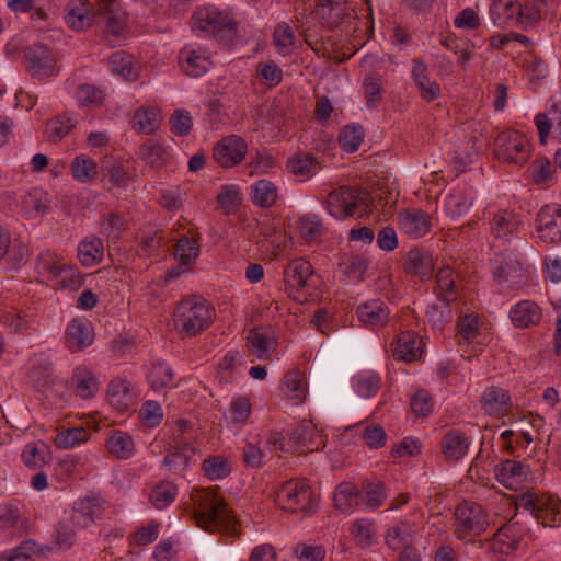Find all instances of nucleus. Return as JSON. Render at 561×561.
<instances>
[{
  "label": "nucleus",
  "mask_w": 561,
  "mask_h": 561,
  "mask_svg": "<svg viewBox=\"0 0 561 561\" xmlns=\"http://www.w3.org/2000/svg\"><path fill=\"white\" fill-rule=\"evenodd\" d=\"M214 319V310L198 297L182 299L173 313L174 328L186 336H196L206 330Z\"/></svg>",
  "instance_id": "nucleus-1"
},
{
  "label": "nucleus",
  "mask_w": 561,
  "mask_h": 561,
  "mask_svg": "<svg viewBox=\"0 0 561 561\" xmlns=\"http://www.w3.org/2000/svg\"><path fill=\"white\" fill-rule=\"evenodd\" d=\"M191 26L194 32L213 36L225 45L233 41L237 28L232 18L215 7L196 9L191 18Z\"/></svg>",
  "instance_id": "nucleus-2"
},
{
  "label": "nucleus",
  "mask_w": 561,
  "mask_h": 561,
  "mask_svg": "<svg viewBox=\"0 0 561 561\" xmlns=\"http://www.w3.org/2000/svg\"><path fill=\"white\" fill-rule=\"evenodd\" d=\"M196 505L194 517L197 526L207 531H214L220 526L228 527L232 522V515L225 501L210 490L196 491L193 494Z\"/></svg>",
  "instance_id": "nucleus-3"
},
{
  "label": "nucleus",
  "mask_w": 561,
  "mask_h": 561,
  "mask_svg": "<svg viewBox=\"0 0 561 561\" xmlns=\"http://www.w3.org/2000/svg\"><path fill=\"white\" fill-rule=\"evenodd\" d=\"M493 276L499 285L518 288L527 283L528 270L512 250H504L493 259Z\"/></svg>",
  "instance_id": "nucleus-4"
},
{
  "label": "nucleus",
  "mask_w": 561,
  "mask_h": 561,
  "mask_svg": "<svg viewBox=\"0 0 561 561\" xmlns=\"http://www.w3.org/2000/svg\"><path fill=\"white\" fill-rule=\"evenodd\" d=\"M454 518V533L461 540L480 536L489 527L486 513L478 503L459 504Z\"/></svg>",
  "instance_id": "nucleus-5"
},
{
  "label": "nucleus",
  "mask_w": 561,
  "mask_h": 561,
  "mask_svg": "<svg viewBox=\"0 0 561 561\" xmlns=\"http://www.w3.org/2000/svg\"><path fill=\"white\" fill-rule=\"evenodd\" d=\"M494 153L504 163L523 165L530 158V145L524 134L507 130L496 137Z\"/></svg>",
  "instance_id": "nucleus-6"
},
{
  "label": "nucleus",
  "mask_w": 561,
  "mask_h": 561,
  "mask_svg": "<svg viewBox=\"0 0 561 561\" xmlns=\"http://www.w3.org/2000/svg\"><path fill=\"white\" fill-rule=\"evenodd\" d=\"M275 501L283 510L309 514L313 507L314 494L306 482L289 480L276 491Z\"/></svg>",
  "instance_id": "nucleus-7"
},
{
  "label": "nucleus",
  "mask_w": 561,
  "mask_h": 561,
  "mask_svg": "<svg viewBox=\"0 0 561 561\" xmlns=\"http://www.w3.org/2000/svg\"><path fill=\"white\" fill-rule=\"evenodd\" d=\"M26 72L38 80L53 77L57 73V58L51 48L34 43L23 50Z\"/></svg>",
  "instance_id": "nucleus-8"
},
{
  "label": "nucleus",
  "mask_w": 561,
  "mask_h": 561,
  "mask_svg": "<svg viewBox=\"0 0 561 561\" xmlns=\"http://www.w3.org/2000/svg\"><path fill=\"white\" fill-rule=\"evenodd\" d=\"M359 190L350 186H340L330 192L325 199L328 213L336 219L353 217L357 207L366 204Z\"/></svg>",
  "instance_id": "nucleus-9"
},
{
  "label": "nucleus",
  "mask_w": 561,
  "mask_h": 561,
  "mask_svg": "<svg viewBox=\"0 0 561 561\" xmlns=\"http://www.w3.org/2000/svg\"><path fill=\"white\" fill-rule=\"evenodd\" d=\"M248 152V145L237 135L224 137L213 149V158L221 168H232L240 164Z\"/></svg>",
  "instance_id": "nucleus-10"
},
{
  "label": "nucleus",
  "mask_w": 561,
  "mask_h": 561,
  "mask_svg": "<svg viewBox=\"0 0 561 561\" xmlns=\"http://www.w3.org/2000/svg\"><path fill=\"white\" fill-rule=\"evenodd\" d=\"M314 13L329 30H334L343 24L345 19L352 18L354 11L347 5L346 0H314Z\"/></svg>",
  "instance_id": "nucleus-11"
},
{
  "label": "nucleus",
  "mask_w": 561,
  "mask_h": 561,
  "mask_svg": "<svg viewBox=\"0 0 561 561\" xmlns=\"http://www.w3.org/2000/svg\"><path fill=\"white\" fill-rule=\"evenodd\" d=\"M536 229L542 241L557 243L561 240V209L543 206L536 217Z\"/></svg>",
  "instance_id": "nucleus-12"
},
{
  "label": "nucleus",
  "mask_w": 561,
  "mask_h": 561,
  "mask_svg": "<svg viewBox=\"0 0 561 561\" xmlns=\"http://www.w3.org/2000/svg\"><path fill=\"white\" fill-rule=\"evenodd\" d=\"M289 439L300 453H312L324 447V439L311 421H304L294 427Z\"/></svg>",
  "instance_id": "nucleus-13"
},
{
  "label": "nucleus",
  "mask_w": 561,
  "mask_h": 561,
  "mask_svg": "<svg viewBox=\"0 0 561 561\" xmlns=\"http://www.w3.org/2000/svg\"><path fill=\"white\" fill-rule=\"evenodd\" d=\"M312 273L313 270L310 262L304 259L290 261L284 270L285 289L288 295L298 299L295 293L300 291L307 286L308 278Z\"/></svg>",
  "instance_id": "nucleus-14"
},
{
  "label": "nucleus",
  "mask_w": 561,
  "mask_h": 561,
  "mask_svg": "<svg viewBox=\"0 0 561 561\" xmlns=\"http://www.w3.org/2000/svg\"><path fill=\"white\" fill-rule=\"evenodd\" d=\"M102 515V503L94 497H84L75 502L70 520L78 528H88L100 519Z\"/></svg>",
  "instance_id": "nucleus-15"
},
{
  "label": "nucleus",
  "mask_w": 561,
  "mask_h": 561,
  "mask_svg": "<svg viewBox=\"0 0 561 561\" xmlns=\"http://www.w3.org/2000/svg\"><path fill=\"white\" fill-rule=\"evenodd\" d=\"M96 13L94 16L105 24V32L114 38L121 36L124 22L119 15V3L117 0H96Z\"/></svg>",
  "instance_id": "nucleus-16"
},
{
  "label": "nucleus",
  "mask_w": 561,
  "mask_h": 561,
  "mask_svg": "<svg viewBox=\"0 0 561 561\" xmlns=\"http://www.w3.org/2000/svg\"><path fill=\"white\" fill-rule=\"evenodd\" d=\"M66 339L69 347L81 351L93 343L94 332L91 323L83 319H73L67 327Z\"/></svg>",
  "instance_id": "nucleus-17"
},
{
  "label": "nucleus",
  "mask_w": 561,
  "mask_h": 561,
  "mask_svg": "<svg viewBox=\"0 0 561 561\" xmlns=\"http://www.w3.org/2000/svg\"><path fill=\"white\" fill-rule=\"evenodd\" d=\"M96 8V2L92 4L83 2L80 4L69 3L66 9L65 21L69 27L76 31H83L96 19V16H94Z\"/></svg>",
  "instance_id": "nucleus-18"
},
{
  "label": "nucleus",
  "mask_w": 561,
  "mask_h": 561,
  "mask_svg": "<svg viewBox=\"0 0 561 561\" xmlns=\"http://www.w3.org/2000/svg\"><path fill=\"white\" fill-rule=\"evenodd\" d=\"M422 339L415 332H402L396 342L393 356L399 360L413 362L422 353Z\"/></svg>",
  "instance_id": "nucleus-19"
},
{
  "label": "nucleus",
  "mask_w": 561,
  "mask_h": 561,
  "mask_svg": "<svg viewBox=\"0 0 561 561\" xmlns=\"http://www.w3.org/2000/svg\"><path fill=\"white\" fill-rule=\"evenodd\" d=\"M363 501L359 488L351 482H341L333 494L334 507L341 513H351Z\"/></svg>",
  "instance_id": "nucleus-20"
},
{
  "label": "nucleus",
  "mask_w": 561,
  "mask_h": 561,
  "mask_svg": "<svg viewBox=\"0 0 561 561\" xmlns=\"http://www.w3.org/2000/svg\"><path fill=\"white\" fill-rule=\"evenodd\" d=\"M71 386L76 394L82 399L92 398L100 389V382L96 376L91 369L84 366H79L73 370Z\"/></svg>",
  "instance_id": "nucleus-21"
},
{
  "label": "nucleus",
  "mask_w": 561,
  "mask_h": 561,
  "mask_svg": "<svg viewBox=\"0 0 561 561\" xmlns=\"http://www.w3.org/2000/svg\"><path fill=\"white\" fill-rule=\"evenodd\" d=\"M510 318L515 327L528 328L540 322L541 309L534 301L522 300L511 309Z\"/></svg>",
  "instance_id": "nucleus-22"
},
{
  "label": "nucleus",
  "mask_w": 561,
  "mask_h": 561,
  "mask_svg": "<svg viewBox=\"0 0 561 561\" xmlns=\"http://www.w3.org/2000/svg\"><path fill=\"white\" fill-rule=\"evenodd\" d=\"M480 403L488 414L500 415L510 407L511 396L506 390L491 386L483 391Z\"/></svg>",
  "instance_id": "nucleus-23"
},
{
  "label": "nucleus",
  "mask_w": 561,
  "mask_h": 561,
  "mask_svg": "<svg viewBox=\"0 0 561 561\" xmlns=\"http://www.w3.org/2000/svg\"><path fill=\"white\" fill-rule=\"evenodd\" d=\"M519 226V217L513 211L507 210L493 214L490 220L491 233L497 239H510V237L518 230Z\"/></svg>",
  "instance_id": "nucleus-24"
},
{
  "label": "nucleus",
  "mask_w": 561,
  "mask_h": 561,
  "mask_svg": "<svg viewBox=\"0 0 561 561\" xmlns=\"http://www.w3.org/2000/svg\"><path fill=\"white\" fill-rule=\"evenodd\" d=\"M179 64L187 76L194 78L206 73L211 66V61L207 57L186 47L180 51Z\"/></svg>",
  "instance_id": "nucleus-25"
},
{
  "label": "nucleus",
  "mask_w": 561,
  "mask_h": 561,
  "mask_svg": "<svg viewBox=\"0 0 561 561\" xmlns=\"http://www.w3.org/2000/svg\"><path fill=\"white\" fill-rule=\"evenodd\" d=\"M358 319L373 327H383L389 319V309L381 300H370L362 304L356 311Z\"/></svg>",
  "instance_id": "nucleus-26"
},
{
  "label": "nucleus",
  "mask_w": 561,
  "mask_h": 561,
  "mask_svg": "<svg viewBox=\"0 0 561 561\" xmlns=\"http://www.w3.org/2000/svg\"><path fill=\"white\" fill-rule=\"evenodd\" d=\"M433 268V260L428 252L416 248L408 252L404 263L407 273L424 278L432 275Z\"/></svg>",
  "instance_id": "nucleus-27"
},
{
  "label": "nucleus",
  "mask_w": 561,
  "mask_h": 561,
  "mask_svg": "<svg viewBox=\"0 0 561 561\" xmlns=\"http://www.w3.org/2000/svg\"><path fill=\"white\" fill-rule=\"evenodd\" d=\"M495 476L501 484L512 489L514 484L526 478L527 470L520 461L506 459L499 463L495 469Z\"/></svg>",
  "instance_id": "nucleus-28"
},
{
  "label": "nucleus",
  "mask_w": 561,
  "mask_h": 561,
  "mask_svg": "<svg viewBox=\"0 0 561 561\" xmlns=\"http://www.w3.org/2000/svg\"><path fill=\"white\" fill-rule=\"evenodd\" d=\"M287 169L301 181H306L318 172L320 163L313 154L298 152L288 159Z\"/></svg>",
  "instance_id": "nucleus-29"
},
{
  "label": "nucleus",
  "mask_w": 561,
  "mask_h": 561,
  "mask_svg": "<svg viewBox=\"0 0 561 561\" xmlns=\"http://www.w3.org/2000/svg\"><path fill=\"white\" fill-rule=\"evenodd\" d=\"M399 220L405 233L413 238L423 237L430 230L428 216L422 210L400 213Z\"/></svg>",
  "instance_id": "nucleus-30"
},
{
  "label": "nucleus",
  "mask_w": 561,
  "mask_h": 561,
  "mask_svg": "<svg viewBox=\"0 0 561 561\" xmlns=\"http://www.w3.org/2000/svg\"><path fill=\"white\" fill-rule=\"evenodd\" d=\"M195 455L194 447H179L169 445L163 465L169 467L170 471L175 474L184 472Z\"/></svg>",
  "instance_id": "nucleus-31"
},
{
  "label": "nucleus",
  "mask_w": 561,
  "mask_h": 561,
  "mask_svg": "<svg viewBox=\"0 0 561 561\" xmlns=\"http://www.w3.org/2000/svg\"><path fill=\"white\" fill-rule=\"evenodd\" d=\"M139 154L146 164L151 168H162L169 160V152L163 144L156 138H150L139 147Z\"/></svg>",
  "instance_id": "nucleus-32"
},
{
  "label": "nucleus",
  "mask_w": 561,
  "mask_h": 561,
  "mask_svg": "<svg viewBox=\"0 0 561 561\" xmlns=\"http://www.w3.org/2000/svg\"><path fill=\"white\" fill-rule=\"evenodd\" d=\"M469 448L465 434L458 431H451L444 435L442 439V450L447 459L458 460L462 458Z\"/></svg>",
  "instance_id": "nucleus-33"
},
{
  "label": "nucleus",
  "mask_w": 561,
  "mask_h": 561,
  "mask_svg": "<svg viewBox=\"0 0 561 561\" xmlns=\"http://www.w3.org/2000/svg\"><path fill=\"white\" fill-rule=\"evenodd\" d=\"M436 293L439 300L448 306L450 302L456 301L458 291L455 287L454 271L450 267H442L436 274Z\"/></svg>",
  "instance_id": "nucleus-34"
},
{
  "label": "nucleus",
  "mask_w": 561,
  "mask_h": 561,
  "mask_svg": "<svg viewBox=\"0 0 561 561\" xmlns=\"http://www.w3.org/2000/svg\"><path fill=\"white\" fill-rule=\"evenodd\" d=\"M247 345L250 352L259 359H267L273 351V341L263 328L250 330Z\"/></svg>",
  "instance_id": "nucleus-35"
},
{
  "label": "nucleus",
  "mask_w": 561,
  "mask_h": 561,
  "mask_svg": "<svg viewBox=\"0 0 561 561\" xmlns=\"http://www.w3.org/2000/svg\"><path fill=\"white\" fill-rule=\"evenodd\" d=\"M517 11H519V3L515 0H495L490 9L493 22L501 27L515 22Z\"/></svg>",
  "instance_id": "nucleus-36"
},
{
  "label": "nucleus",
  "mask_w": 561,
  "mask_h": 561,
  "mask_svg": "<svg viewBox=\"0 0 561 561\" xmlns=\"http://www.w3.org/2000/svg\"><path fill=\"white\" fill-rule=\"evenodd\" d=\"M359 492H362L363 496L362 503H365V505L373 511L379 508L387 499L386 485L382 481L379 480L363 481L359 488Z\"/></svg>",
  "instance_id": "nucleus-37"
},
{
  "label": "nucleus",
  "mask_w": 561,
  "mask_h": 561,
  "mask_svg": "<svg viewBox=\"0 0 561 561\" xmlns=\"http://www.w3.org/2000/svg\"><path fill=\"white\" fill-rule=\"evenodd\" d=\"M106 447L111 455L118 459H128L135 450L131 436L122 431H114L106 440Z\"/></svg>",
  "instance_id": "nucleus-38"
},
{
  "label": "nucleus",
  "mask_w": 561,
  "mask_h": 561,
  "mask_svg": "<svg viewBox=\"0 0 561 561\" xmlns=\"http://www.w3.org/2000/svg\"><path fill=\"white\" fill-rule=\"evenodd\" d=\"M173 254L181 266L190 268L199 255L198 241L194 238L182 236L174 245Z\"/></svg>",
  "instance_id": "nucleus-39"
},
{
  "label": "nucleus",
  "mask_w": 561,
  "mask_h": 561,
  "mask_svg": "<svg viewBox=\"0 0 561 561\" xmlns=\"http://www.w3.org/2000/svg\"><path fill=\"white\" fill-rule=\"evenodd\" d=\"M48 194L39 188H32L23 199V208L31 218L44 215L49 208Z\"/></svg>",
  "instance_id": "nucleus-40"
},
{
  "label": "nucleus",
  "mask_w": 561,
  "mask_h": 561,
  "mask_svg": "<svg viewBox=\"0 0 561 561\" xmlns=\"http://www.w3.org/2000/svg\"><path fill=\"white\" fill-rule=\"evenodd\" d=\"M130 382L126 380H113L107 388L110 403L119 411H125L131 403Z\"/></svg>",
  "instance_id": "nucleus-41"
},
{
  "label": "nucleus",
  "mask_w": 561,
  "mask_h": 561,
  "mask_svg": "<svg viewBox=\"0 0 561 561\" xmlns=\"http://www.w3.org/2000/svg\"><path fill=\"white\" fill-rule=\"evenodd\" d=\"M64 265L61 257L56 252L47 250L38 255L36 270L41 276L53 280L58 278Z\"/></svg>",
  "instance_id": "nucleus-42"
},
{
  "label": "nucleus",
  "mask_w": 561,
  "mask_h": 561,
  "mask_svg": "<svg viewBox=\"0 0 561 561\" xmlns=\"http://www.w3.org/2000/svg\"><path fill=\"white\" fill-rule=\"evenodd\" d=\"M103 242L100 238H92L80 242L78 247V257L82 265L92 266L101 262L103 257Z\"/></svg>",
  "instance_id": "nucleus-43"
},
{
  "label": "nucleus",
  "mask_w": 561,
  "mask_h": 561,
  "mask_svg": "<svg viewBox=\"0 0 561 561\" xmlns=\"http://www.w3.org/2000/svg\"><path fill=\"white\" fill-rule=\"evenodd\" d=\"M368 268V260L359 255H352L339 264L340 272L347 282L358 283L364 279Z\"/></svg>",
  "instance_id": "nucleus-44"
},
{
  "label": "nucleus",
  "mask_w": 561,
  "mask_h": 561,
  "mask_svg": "<svg viewBox=\"0 0 561 561\" xmlns=\"http://www.w3.org/2000/svg\"><path fill=\"white\" fill-rule=\"evenodd\" d=\"M127 229L125 217L118 213H107L101 216L100 232L107 238L117 240Z\"/></svg>",
  "instance_id": "nucleus-45"
},
{
  "label": "nucleus",
  "mask_w": 561,
  "mask_h": 561,
  "mask_svg": "<svg viewBox=\"0 0 561 561\" xmlns=\"http://www.w3.org/2000/svg\"><path fill=\"white\" fill-rule=\"evenodd\" d=\"M160 123V115L157 108H140L133 116V126L137 131L145 134L153 133Z\"/></svg>",
  "instance_id": "nucleus-46"
},
{
  "label": "nucleus",
  "mask_w": 561,
  "mask_h": 561,
  "mask_svg": "<svg viewBox=\"0 0 561 561\" xmlns=\"http://www.w3.org/2000/svg\"><path fill=\"white\" fill-rule=\"evenodd\" d=\"M364 133L363 126L359 124L346 125L339 135V144L341 148L348 152L353 153L358 150L359 146L363 142Z\"/></svg>",
  "instance_id": "nucleus-47"
},
{
  "label": "nucleus",
  "mask_w": 561,
  "mask_h": 561,
  "mask_svg": "<svg viewBox=\"0 0 561 561\" xmlns=\"http://www.w3.org/2000/svg\"><path fill=\"white\" fill-rule=\"evenodd\" d=\"M178 488L170 481L158 483L150 493V501L157 510L169 506L176 497Z\"/></svg>",
  "instance_id": "nucleus-48"
},
{
  "label": "nucleus",
  "mask_w": 561,
  "mask_h": 561,
  "mask_svg": "<svg viewBox=\"0 0 561 561\" xmlns=\"http://www.w3.org/2000/svg\"><path fill=\"white\" fill-rule=\"evenodd\" d=\"M73 178L81 183H89L98 175V165L93 159L78 156L71 163Z\"/></svg>",
  "instance_id": "nucleus-49"
},
{
  "label": "nucleus",
  "mask_w": 561,
  "mask_h": 561,
  "mask_svg": "<svg viewBox=\"0 0 561 561\" xmlns=\"http://www.w3.org/2000/svg\"><path fill=\"white\" fill-rule=\"evenodd\" d=\"M252 201L261 207L272 206L277 198L275 185L267 180H260L252 186Z\"/></svg>",
  "instance_id": "nucleus-50"
},
{
  "label": "nucleus",
  "mask_w": 561,
  "mask_h": 561,
  "mask_svg": "<svg viewBox=\"0 0 561 561\" xmlns=\"http://www.w3.org/2000/svg\"><path fill=\"white\" fill-rule=\"evenodd\" d=\"M89 437L90 432L85 427L76 426L58 433L55 437V444L58 448L67 449L87 442Z\"/></svg>",
  "instance_id": "nucleus-51"
},
{
  "label": "nucleus",
  "mask_w": 561,
  "mask_h": 561,
  "mask_svg": "<svg viewBox=\"0 0 561 561\" xmlns=\"http://www.w3.org/2000/svg\"><path fill=\"white\" fill-rule=\"evenodd\" d=\"M202 469L210 480L224 479L231 472L230 465L221 456H211L205 459L202 463Z\"/></svg>",
  "instance_id": "nucleus-52"
},
{
  "label": "nucleus",
  "mask_w": 561,
  "mask_h": 561,
  "mask_svg": "<svg viewBox=\"0 0 561 561\" xmlns=\"http://www.w3.org/2000/svg\"><path fill=\"white\" fill-rule=\"evenodd\" d=\"M0 322L10 329L12 333L23 334L28 330H35L36 321L34 319H25L20 314L10 311H0Z\"/></svg>",
  "instance_id": "nucleus-53"
},
{
  "label": "nucleus",
  "mask_w": 561,
  "mask_h": 561,
  "mask_svg": "<svg viewBox=\"0 0 561 561\" xmlns=\"http://www.w3.org/2000/svg\"><path fill=\"white\" fill-rule=\"evenodd\" d=\"M386 545L392 550H400L409 547L410 535L409 525L402 523L401 526L390 527L385 535Z\"/></svg>",
  "instance_id": "nucleus-54"
},
{
  "label": "nucleus",
  "mask_w": 561,
  "mask_h": 561,
  "mask_svg": "<svg viewBox=\"0 0 561 561\" xmlns=\"http://www.w3.org/2000/svg\"><path fill=\"white\" fill-rule=\"evenodd\" d=\"M217 203L229 215L238 210L241 203L240 192L236 185H225L217 195Z\"/></svg>",
  "instance_id": "nucleus-55"
},
{
  "label": "nucleus",
  "mask_w": 561,
  "mask_h": 561,
  "mask_svg": "<svg viewBox=\"0 0 561 561\" xmlns=\"http://www.w3.org/2000/svg\"><path fill=\"white\" fill-rule=\"evenodd\" d=\"M547 496L535 492H524L516 497V508L529 511L534 517L540 515V511L546 507Z\"/></svg>",
  "instance_id": "nucleus-56"
},
{
  "label": "nucleus",
  "mask_w": 561,
  "mask_h": 561,
  "mask_svg": "<svg viewBox=\"0 0 561 561\" xmlns=\"http://www.w3.org/2000/svg\"><path fill=\"white\" fill-rule=\"evenodd\" d=\"M76 96L82 106H99L103 103L105 93L95 85L81 84L77 90Z\"/></svg>",
  "instance_id": "nucleus-57"
},
{
  "label": "nucleus",
  "mask_w": 561,
  "mask_h": 561,
  "mask_svg": "<svg viewBox=\"0 0 561 561\" xmlns=\"http://www.w3.org/2000/svg\"><path fill=\"white\" fill-rule=\"evenodd\" d=\"M192 435V424L185 419H179L172 433L169 445L179 447H194Z\"/></svg>",
  "instance_id": "nucleus-58"
},
{
  "label": "nucleus",
  "mask_w": 561,
  "mask_h": 561,
  "mask_svg": "<svg viewBox=\"0 0 561 561\" xmlns=\"http://www.w3.org/2000/svg\"><path fill=\"white\" fill-rule=\"evenodd\" d=\"M25 526V519L16 506L0 504V528H24Z\"/></svg>",
  "instance_id": "nucleus-59"
},
{
  "label": "nucleus",
  "mask_w": 561,
  "mask_h": 561,
  "mask_svg": "<svg viewBox=\"0 0 561 561\" xmlns=\"http://www.w3.org/2000/svg\"><path fill=\"white\" fill-rule=\"evenodd\" d=\"M139 419L144 425L157 427L163 419L161 405L152 400L146 401L139 410Z\"/></svg>",
  "instance_id": "nucleus-60"
},
{
  "label": "nucleus",
  "mask_w": 561,
  "mask_h": 561,
  "mask_svg": "<svg viewBox=\"0 0 561 561\" xmlns=\"http://www.w3.org/2000/svg\"><path fill=\"white\" fill-rule=\"evenodd\" d=\"M374 522L360 518L355 520L352 527V534L355 537L356 542L362 547H368L373 543V536L375 535Z\"/></svg>",
  "instance_id": "nucleus-61"
},
{
  "label": "nucleus",
  "mask_w": 561,
  "mask_h": 561,
  "mask_svg": "<svg viewBox=\"0 0 561 561\" xmlns=\"http://www.w3.org/2000/svg\"><path fill=\"white\" fill-rule=\"evenodd\" d=\"M494 538L511 549H517L522 538L520 527L516 523H508L496 531Z\"/></svg>",
  "instance_id": "nucleus-62"
},
{
  "label": "nucleus",
  "mask_w": 561,
  "mask_h": 561,
  "mask_svg": "<svg viewBox=\"0 0 561 561\" xmlns=\"http://www.w3.org/2000/svg\"><path fill=\"white\" fill-rule=\"evenodd\" d=\"M298 229L304 239L313 240L322 233V222L318 215H304L298 221Z\"/></svg>",
  "instance_id": "nucleus-63"
},
{
  "label": "nucleus",
  "mask_w": 561,
  "mask_h": 561,
  "mask_svg": "<svg viewBox=\"0 0 561 561\" xmlns=\"http://www.w3.org/2000/svg\"><path fill=\"white\" fill-rule=\"evenodd\" d=\"M75 126V122L71 117L62 116L60 118L51 119L47 123L46 131L48 138L57 142L64 138Z\"/></svg>",
  "instance_id": "nucleus-64"
}]
</instances>
